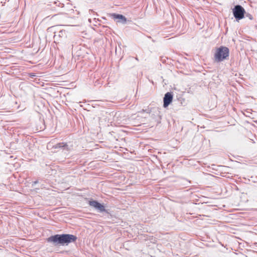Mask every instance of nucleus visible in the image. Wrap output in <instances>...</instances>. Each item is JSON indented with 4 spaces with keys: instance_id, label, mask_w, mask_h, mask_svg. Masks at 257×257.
<instances>
[{
    "instance_id": "obj_1",
    "label": "nucleus",
    "mask_w": 257,
    "mask_h": 257,
    "mask_svg": "<svg viewBox=\"0 0 257 257\" xmlns=\"http://www.w3.org/2000/svg\"><path fill=\"white\" fill-rule=\"evenodd\" d=\"M76 239V236L72 234H57L49 237L48 241L52 242L56 244H59L64 245V244H68L70 242H74Z\"/></svg>"
},
{
    "instance_id": "obj_3",
    "label": "nucleus",
    "mask_w": 257,
    "mask_h": 257,
    "mask_svg": "<svg viewBox=\"0 0 257 257\" xmlns=\"http://www.w3.org/2000/svg\"><path fill=\"white\" fill-rule=\"evenodd\" d=\"M233 13L235 19L240 20L244 18L245 11L241 6L237 5L234 7Z\"/></svg>"
},
{
    "instance_id": "obj_5",
    "label": "nucleus",
    "mask_w": 257,
    "mask_h": 257,
    "mask_svg": "<svg viewBox=\"0 0 257 257\" xmlns=\"http://www.w3.org/2000/svg\"><path fill=\"white\" fill-rule=\"evenodd\" d=\"M173 100V95L170 92H167L165 94L164 97V107H166L168 106Z\"/></svg>"
},
{
    "instance_id": "obj_2",
    "label": "nucleus",
    "mask_w": 257,
    "mask_h": 257,
    "mask_svg": "<svg viewBox=\"0 0 257 257\" xmlns=\"http://www.w3.org/2000/svg\"><path fill=\"white\" fill-rule=\"evenodd\" d=\"M229 56V49L225 47L218 48L214 55V59L216 62H220Z\"/></svg>"
},
{
    "instance_id": "obj_4",
    "label": "nucleus",
    "mask_w": 257,
    "mask_h": 257,
    "mask_svg": "<svg viewBox=\"0 0 257 257\" xmlns=\"http://www.w3.org/2000/svg\"><path fill=\"white\" fill-rule=\"evenodd\" d=\"M89 204L90 206L95 208L100 212H104L105 210L103 205L96 201H89Z\"/></svg>"
},
{
    "instance_id": "obj_6",
    "label": "nucleus",
    "mask_w": 257,
    "mask_h": 257,
    "mask_svg": "<svg viewBox=\"0 0 257 257\" xmlns=\"http://www.w3.org/2000/svg\"><path fill=\"white\" fill-rule=\"evenodd\" d=\"M111 16L113 19L116 20L118 23H121L122 24H125L126 23L127 20L126 18L122 15L112 14Z\"/></svg>"
},
{
    "instance_id": "obj_7",
    "label": "nucleus",
    "mask_w": 257,
    "mask_h": 257,
    "mask_svg": "<svg viewBox=\"0 0 257 257\" xmlns=\"http://www.w3.org/2000/svg\"><path fill=\"white\" fill-rule=\"evenodd\" d=\"M65 147H67V145L66 144H65L63 143H59V144H56L54 147L55 149H57V148Z\"/></svg>"
}]
</instances>
